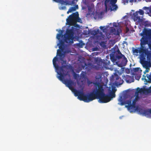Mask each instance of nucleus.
I'll list each match as a JSON object with an SVG mask.
<instances>
[{"label": "nucleus", "mask_w": 151, "mask_h": 151, "mask_svg": "<svg viewBox=\"0 0 151 151\" xmlns=\"http://www.w3.org/2000/svg\"><path fill=\"white\" fill-rule=\"evenodd\" d=\"M142 80H144V78H142Z\"/></svg>", "instance_id": "50"}, {"label": "nucleus", "mask_w": 151, "mask_h": 151, "mask_svg": "<svg viewBox=\"0 0 151 151\" xmlns=\"http://www.w3.org/2000/svg\"><path fill=\"white\" fill-rule=\"evenodd\" d=\"M146 76L148 80L150 82H151V73L150 75L148 74H147Z\"/></svg>", "instance_id": "27"}, {"label": "nucleus", "mask_w": 151, "mask_h": 151, "mask_svg": "<svg viewBox=\"0 0 151 151\" xmlns=\"http://www.w3.org/2000/svg\"><path fill=\"white\" fill-rule=\"evenodd\" d=\"M117 0H105L104 5L105 9H116L117 6L116 4Z\"/></svg>", "instance_id": "7"}, {"label": "nucleus", "mask_w": 151, "mask_h": 151, "mask_svg": "<svg viewBox=\"0 0 151 151\" xmlns=\"http://www.w3.org/2000/svg\"><path fill=\"white\" fill-rule=\"evenodd\" d=\"M145 71V72L148 73L149 72V70L146 69Z\"/></svg>", "instance_id": "44"}, {"label": "nucleus", "mask_w": 151, "mask_h": 151, "mask_svg": "<svg viewBox=\"0 0 151 151\" xmlns=\"http://www.w3.org/2000/svg\"><path fill=\"white\" fill-rule=\"evenodd\" d=\"M81 21V19L79 17V16H78V17L76 21V22H80Z\"/></svg>", "instance_id": "37"}, {"label": "nucleus", "mask_w": 151, "mask_h": 151, "mask_svg": "<svg viewBox=\"0 0 151 151\" xmlns=\"http://www.w3.org/2000/svg\"><path fill=\"white\" fill-rule=\"evenodd\" d=\"M117 0H105L104 5L105 9H116L117 6L116 4Z\"/></svg>", "instance_id": "8"}, {"label": "nucleus", "mask_w": 151, "mask_h": 151, "mask_svg": "<svg viewBox=\"0 0 151 151\" xmlns=\"http://www.w3.org/2000/svg\"><path fill=\"white\" fill-rule=\"evenodd\" d=\"M138 12V14L139 13L140 15H142L144 14V12L143 11V10H139V11H137Z\"/></svg>", "instance_id": "31"}, {"label": "nucleus", "mask_w": 151, "mask_h": 151, "mask_svg": "<svg viewBox=\"0 0 151 151\" xmlns=\"http://www.w3.org/2000/svg\"><path fill=\"white\" fill-rule=\"evenodd\" d=\"M93 65L91 63H89L88 64L85 63V66H84L83 68L85 69L87 71H89L92 68Z\"/></svg>", "instance_id": "18"}, {"label": "nucleus", "mask_w": 151, "mask_h": 151, "mask_svg": "<svg viewBox=\"0 0 151 151\" xmlns=\"http://www.w3.org/2000/svg\"><path fill=\"white\" fill-rule=\"evenodd\" d=\"M78 5H77L74 6L70 7L69 9H78Z\"/></svg>", "instance_id": "29"}, {"label": "nucleus", "mask_w": 151, "mask_h": 151, "mask_svg": "<svg viewBox=\"0 0 151 151\" xmlns=\"http://www.w3.org/2000/svg\"><path fill=\"white\" fill-rule=\"evenodd\" d=\"M132 11H134V10H132Z\"/></svg>", "instance_id": "52"}, {"label": "nucleus", "mask_w": 151, "mask_h": 151, "mask_svg": "<svg viewBox=\"0 0 151 151\" xmlns=\"http://www.w3.org/2000/svg\"><path fill=\"white\" fill-rule=\"evenodd\" d=\"M86 73L84 72L83 71H82L81 73V76L83 77V78H84L86 76Z\"/></svg>", "instance_id": "33"}, {"label": "nucleus", "mask_w": 151, "mask_h": 151, "mask_svg": "<svg viewBox=\"0 0 151 151\" xmlns=\"http://www.w3.org/2000/svg\"><path fill=\"white\" fill-rule=\"evenodd\" d=\"M88 10L91 9L90 8H88Z\"/></svg>", "instance_id": "49"}, {"label": "nucleus", "mask_w": 151, "mask_h": 151, "mask_svg": "<svg viewBox=\"0 0 151 151\" xmlns=\"http://www.w3.org/2000/svg\"><path fill=\"white\" fill-rule=\"evenodd\" d=\"M124 79L127 83H130L134 81V79L132 76L126 75L124 76Z\"/></svg>", "instance_id": "16"}, {"label": "nucleus", "mask_w": 151, "mask_h": 151, "mask_svg": "<svg viewBox=\"0 0 151 151\" xmlns=\"http://www.w3.org/2000/svg\"><path fill=\"white\" fill-rule=\"evenodd\" d=\"M142 37L140 40V46L137 49H132L134 55L139 56L140 63L143 66L147 67L149 62L145 60L146 56L148 58L151 56V53L149 49L151 50V29L144 28L140 34Z\"/></svg>", "instance_id": "1"}, {"label": "nucleus", "mask_w": 151, "mask_h": 151, "mask_svg": "<svg viewBox=\"0 0 151 151\" xmlns=\"http://www.w3.org/2000/svg\"><path fill=\"white\" fill-rule=\"evenodd\" d=\"M97 89L94 90L93 92L88 94H84L82 101L86 102H88L96 99H97L96 94Z\"/></svg>", "instance_id": "6"}, {"label": "nucleus", "mask_w": 151, "mask_h": 151, "mask_svg": "<svg viewBox=\"0 0 151 151\" xmlns=\"http://www.w3.org/2000/svg\"><path fill=\"white\" fill-rule=\"evenodd\" d=\"M97 86L98 92L96 95L97 99H99V102L100 103H106L109 102L111 100V98L109 95L105 94L103 86L98 84Z\"/></svg>", "instance_id": "3"}, {"label": "nucleus", "mask_w": 151, "mask_h": 151, "mask_svg": "<svg viewBox=\"0 0 151 151\" xmlns=\"http://www.w3.org/2000/svg\"><path fill=\"white\" fill-rule=\"evenodd\" d=\"M146 73V72H145H145H144V74H145Z\"/></svg>", "instance_id": "48"}, {"label": "nucleus", "mask_w": 151, "mask_h": 151, "mask_svg": "<svg viewBox=\"0 0 151 151\" xmlns=\"http://www.w3.org/2000/svg\"><path fill=\"white\" fill-rule=\"evenodd\" d=\"M125 107L127 108L128 110H129L130 112H132L135 110H136L138 111L140 114H140V113L138 109H139L141 108H138V106L136 107V106L132 105V104L129 106H125Z\"/></svg>", "instance_id": "14"}, {"label": "nucleus", "mask_w": 151, "mask_h": 151, "mask_svg": "<svg viewBox=\"0 0 151 151\" xmlns=\"http://www.w3.org/2000/svg\"><path fill=\"white\" fill-rule=\"evenodd\" d=\"M146 25L147 26H148V27H151V22H149V23H148V24H147Z\"/></svg>", "instance_id": "41"}, {"label": "nucleus", "mask_w": 151, "mask_h": 151, "mask_svg": "<svg viewBox=\"0 0 151 151\" xmlns=\"http://www.w3.org/2000/svg\"><path fill=\"white\" fill-rule=\"evenodd\" d=\"M102 77V75L101 74H98V73L97 74V75L95 77V78L96 79L99 80L101 79Z\"/></svg>", "instance_id": "26"}, {"label": "nucleus", "mask_w": 151, "mask_h": 151, "mask_svg": "<svg viewBox=\"0 0 151 151\" xmlns=\"http://www.w3.org/2000/svg\"><path fill=\"white\" fill-rule=\"evenodd\" d=\"M79 14L78 12L73 13L72 14L69 15L68 18L66 19L67 23L69 25H73L76 22V21L78 17Z\"/></svg>", "instance_id": "9"}, {"label": "nucleus", "mask_w": 151, "mask_h": 151, "mask_svg": "<svg viewBox=\"0 0 151 151\" xmlns=\"http://www.w3.org/2000/svg\"><path fill=\"white\" fill-rule=\"evenodd\" d=\"M110 10V12H111L112 11H116V10Z\"/></svg>", "instance_id": "47"}, {"label": "nucleus", "mask_w": 151, "mask_h": 151, "mask_svg": "<svg viewBox=\"0 0 151 151\" xmlns=\"http://www.w3.org/2000/svg\"><path fill=\"white\" fill-rule=\"evenodd\" d=\"M116 28L112 29L113 32H115L114 34L116 35H119L120 32H121V29L117 26H115Z\"/></svg>", "instance_id": "19"}, {"label": "nucleus", "mask_w": 151, "mask_h": 151, "mask_svg": "<svg viewBox=\"0 0 151 151\" xmlns=\"http://www.w3.org/2000/svg\"><path fill=\"white\" fill-rule=\"evenodd\" d=\"M125 104L128 105L127 106H129L132 104V101L130 99L127 100L126 101H125Z\"/></svg>", "instance_id": "25"}, {"label": "nucleus", "mask_w": 151, "mask_h": 151, "mask_svg": "<svg viewBox=\"0 0 151 151\" xmlns=\"http://www.w3.org/2000/svg\"><path fill=\"white\" fill-rule=\"evenodd\" d=\"M57 60L58 58L56 56L52 60L53 64L56 69L58 71L57 73L59 76H58L57 78L60 80L62 81L63 78H64V76L66 75L65 74V71L63 69V68L65 67V66L63 65L62 66H59L56 63Z\"/></svg>", "instance_id": "5"}, {"label": "nucleus", "mask_w": 151, "mask_h": 151, "mask_svg": "<svg viewBox=\"0 0 151 151\" xmlns=\"http://www.w3.org/2000/svg\"><path fill=\"white\" fill-rule=\"evenodd\" d=\"M139 70V68H134L133 69V70L134 72H138Z\"/></svg>", "instance_id": "34"}, {"label": "nucleus", "mask_w": 151, "mask_h": 151, "mask_svg": "<svg viewBox=\"0 0 151 151\" xmlns=\"http://www.w3.org/2000/svg\"><path fill=\"white\" fill-rule=\"evenodd\" d=\"M109 10H104V11L101 12H98V10H96L95 13L93 14L94 18L95 19L102 18L104 16V13H107L108 11Z\"/></svg>", "instance_id": "13"}, {"label": "nucleus", "mask_w": 151, "mask_h": 151, "mask_svg": "<svg viewBox=\"0 0 151 151\" xmlns=\"http://www.w3.org/2000/svg\"><path fill=\"white\" fill-rule=\"evenodd\" d=\"M76 10H68V11L67 12V14H69L70 12H73L75 11Z\"/></svg>", "instance_id": "38"}, {"label": "nucleus", "mask_w": 151, "mask_h": 151, "mask_svg": "<svg viewBox=\"0 0 151 151\" xmlns=\"http://www.w3.org/2000/svg\"><path fill=\"white\" fill-rule=\"evenodd\" d=\"M149 11V12L148 13L150 15V16H151V10H148Z\"/></svg>", "instance_id": "42"}, {"label": "nucleus", "mask_w": 151, "mask_h": 151, "mask_svg": "<svg viewBox=\"0 0 151 151\" xmlns=\"http://www.w3.org/2000/svg\"><path fill=\"white\" fill-rule=\"evenodd\" d=\"M138 110L139 112L143 115L147 117H151V109H139Z\"/></svg>", "instance_id": "12"}, {"label": "nucleus", "mask_w": 151, "mask_h": 151, "mask_svg": "<svg viewBox=\"0 0 151 151\" xmlns=\"http://www.w3.org/2000/svg\"><path fill=\"white\" fill-rule=\"evenodd\" d=\"M125 101H122L121 104H120V105H121V106H122V105H123L124 104H125Z\"/></svg>", "instance_id": "40"}, {"label": "nucleus", "mask_w": 151, "mask_h": 151, "mask_svg": "<svg viewBox=\"0 0 151 151\" xmlns=\"http://www.w3.org/2000/svg\"><path fill=\"white\" fill-rule=\"evenodd\" d=\"M142 9H151V5L150 7H147L146 6L142 8Z\"/></svg>", "instance_id": "32"}, {"label": "nucleus", "mask_w": 151, "mask_h": 151, "mask_svg": "<svg viewBox=\"0 0 151 151\" xmlns=\"http://www.w3.org/2000/svg\"><path fill=\"white\" fill-rule=\"evenodd\" d=\"M138 12H136L135 13H133L132 17L134 21L140 22L142 21V19L140 16H138Z\"/></svg>", "instance_id": "15"}, {"label": "nucleus", "mask_w": 151, "mask_h": 151, "mask_svg": "<svg viewBox=\"0 0 151 151\" xmlns=\"http://www.w3.org/2000/svg\"><path fill=\"white\" fill-rule=\"evenodd\" d=\"M127 17V15H125L123 17V18H124L125 17Z\"/></svg>", "instance_id": "46"}, {"label": "nucleus", "mask_w": 151, "mask_h": 151, "mask_svg": "<svg viewBox=\"0 0 151 151\" xmlns=\"http://www.w3.org/2000/svg\"><path fill=\"white\" fill-rule=\"evenodd\" d=\"M139 91L138 90H136V91L135 92V94L136 96V97L135 98V99H137V98H139Z\"/></svg>", "instance_id": "30"}, {"label": "nucleus", "mask_w": 151, "mask_h": 151, "mask_svg": "<svg viewBox=\"0 0 151 151\" xmlns=\"http://www.w3.org/2000/svg\"><path fill=\"white\" fill-rule=\"evenodd\" d=\"M109 96L111 98V99L115 97V93L114 92H111Z\"/></svg>", "instance_id": "28"}, {"label": "nucleus", "mask_w": 151, "mask_h": 151, "mask_svg": "<svg viewBox=\"0 0 151 151\" xmlns=\"http://www.w3.org/2000/svg\"><path fill=\"white\" fill-rule=\"evenodd\" d=\"M104 27H102V26H101L100 27V29H101V30H103V31L104 32V30L105 29V28H104Z\"/></svg>", "instance_id": "39"}, {"label": "nucleus", "mask_w": 151, "mask_h": 151, "mask_svg": "<svg viewBox=\"0 0 151 151\" xmlns=\"http://www.w3.org/2000/svg\"><path fill=\"white\" fill-rule=\"evenodd\" d=\"M140 78V76H137V78L136 79L137 80H139Z\"/></svg>", "instance_id": "43"}, {"label": "nucleus", "mask_w": 151, "mask_h": 151, "mask_svg": "<svg viewBox=\"0 0 151 151\" xmlns=\"http://www.w3.org/2000/svg\"><path fill=\"white\" fill-rule=\"evenodd\" d=\"M101 34H102V32H101Z\"/></svg>", "instance_id": "53"}, {"label": "nucleus", "mask_w": 151, "mask_h": 151, "mask_svg": "<svg viewBox=\"0 0 151 151\" xmlns=\"http://www.w3.org/2000/svg\"><path fill=\"white\" fill-rule=\"evenodd\" d=\"M60 33L57 34L56 37L58 40H60V37L64 38V41L60 40V45L59 48L60 50H57V55H58L60 57V59L62 61L61 62L62 65L63 64H66V61L64 60V58L65 57V54L62 52L64 49V42L67 43H73V40L74 34V32L75 31V28L74 27H72L70 29H67L65 34L64 35L63 34V31L60 30Z\"/></svg>", "instance_id": "2"}, {"label": "nucleus", "mask_w": 151, "mask_h": 151, "mask_svg": "<svg viewBox=\"0 0 151 151\" xmlns=\"http://www.w3.org/2000/svg\"><path fill=\"white\" fill-rule=\"evenodd\" d=\"M115 52V55L116 59H119L122 58V57H124L125 56L121 53L118 49L117 51Z\"/></svg>", "instance_id": "17"}, {"label": "nucleus", "mask_w": 151, "mask_h": 151, "mask_svg": "<svg viewBox=\"0 0 151 151\" xmlns=\"http://www.w3.org/2000/svg\"><path fill=\"white\" fill-rule=\"evenodd\" d=\"M151 93V86L148 88H146V93L148 94Z\"/></svg>", "instance_id": "24"}, {"label": "nucleus", "mask_w": 151, "mask_h": 151, "mask_svg": "<svg viewBox=\"0 0 151 151\" xmlns=\"http://www.w3.org/2000/svg\"><path fill=\"white\" fill-rule=\"evenodd\" d=\"M65 85L72 91L74 92L76 96H78V99L82 101L84 93L83 92L77 90L73 86V81L71 79H64L63 78L62 81H61Z\"/></svg>", "instance_id": "4"}, {"label": "nucleus", "mask_w": 151, "mask_h": 151, "mask_svg": "<svg viewBox=\"0 0 151 151\" xmlns=\"http://www.w3.org/2000/svg\"><path fill=\"white\" fill-rule=\"evenodd\" d=\"M99 29H97L93 30L90 32V33L93 35H95L98 34L99 32Z\"/></svg>", "instance_id": "23"}, {"label": "nucleus", "mask_w": 151, "mask_h": 151, "mask_svg": "<svg viewBox=\"0 0 151 151\" xmlns=\"http://www.w3.org/2000/svg\"><path fill=\"white\" fill-rule=\"evenodd\" d=\"M143 77H144V79H145V80L146 81V79L145 78L146 76H145V75H143Z\"/></svg>", "instance_id": "45"}, {"label": "nucleus", "mask_w": 151, "mask_h": 151, "mask_svg": "<svg viewBox=\"0 0 151 151\" xmlns=\"http://www.w3.org/2000/svg\"><path fill=\"white\" fill-rule=\"evenodd\" d=\"M96 61L99 67L100 68H107L108 66L110 65V62L107 60H105L100 58L97 59Z\"/></svg>", "instance_id": "10"}, {"label": "nucleus", "mask_w": 151, "mask_h": 151, "mask_svg": "<svg viewBox=\"0 0 151 151\" xmlns=\"http://www.w3.org/2000/svg\"><path fill=\"white\" fill-rule=\"evenodd\" d=\"M56 2H63V0H53Z\"/></svg>", "instance_id": "35"}, {"label": "nucleus", "mask_w": 151, "mask_h": 151, "mask_svg": "<svg viewBox=\"0 0 151 151\" xmlns=\"http://www.w3.org/2000/svg\"><path fill=\"white\" fill-rule=\"evenodd\" d=\"M88 10L89 11V12H90V11H91L92 10Z\"/></svg>", "instance_id": "51"}, {"label": "nucleus", "mask_w": 151, "mask_h": 151, "mask_svg": "<svg viewBox=\"0 0 151 151\" xmlns=\"http://www.w3.org/2000/svg\"><path fill=\"white\" fill-rule=\"evenodd\" d=\"M136 99H135L133 101L132 105H134V106H136L135 105L136 102Z\"/></svg>", "instance_id": "36"}, {"label": "nucleus", "mask_w": 151, "mask_h": 151, "mask_svg": "<svg viewBox=\"0 0 151 151\" xmlns=\"http://www.w3.org/2000/svg\"><path fill=\"white\" fill-rule=\"evenodd\" d=\"M137 90H138L140 93H146L145 88H140L139 87H137Z\"/></svg>", "instance_id": "22"}, {"label": "nucleus", "mask_w": 151, "mask_h": 151, "mask_svg": "<svg viewBox=\"0 0 151 151\" xmlns=\"http://www.w3.org/2000/svg\"><path fill=\"white\" fill-rule=\"evenodd\" d=\"M110 59L111 61L114 63L116 61V57L115 52H114L111 55H110Z\"/></svg>", "instance_id": "21"}, {"label": "nucleus", "mask_w": 151, "mask_h": 151, "mask_svg": "<svg viewBox=\"0 0 151 151\" xmlns=\"http://www.w3.org/2000/svg\"><path fill=\"white\" fill-rule=\"evenodd\" d=\"M123 58L121 62V65L120 66V65H118V66L120 67H121L122 66H125L126 65L127 62V58L125 57V56L124 57H123Z\"/></svg>", "instance_id": "20"}, {"label": "nucleus", "mask_w": 151, "mask_h": 151, "mask_svg": "<svg viewBox=\"0 0 151 151\" xmlns=\"http://www.w3.org/2000/svg\"><path fill=\"white\" fill-rule=\"evenodd\" d=\"M112 77L114 80V83L115 86H118L123 83V80L116 74L114 76H112Z\"/></svg>", "instance_id": "11"}]
</instances>
